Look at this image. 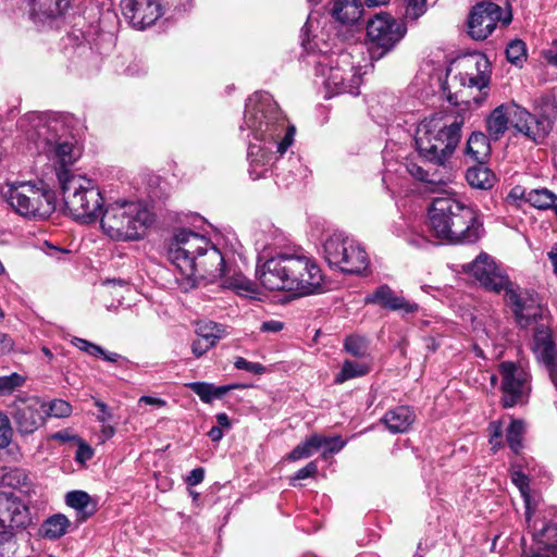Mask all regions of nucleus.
Listing matches in <instances>:
<instances>
[{"label":"nucleus","instance_id":"39448f33","mask_svg":"<svg viewBox=\"0 0 557 557\" xmlns=\"http://www.w3.org/2000/svg\"><path fill=\"white\" fill-rule=\"evenodd\" d=\"M35 141L40 153L45 154L50 166L54 170L59 183L76 174L73 166L82 156L81 147L59 117H38L34 125Z\"/></svg>","mask_w":557,"mask_h":557},{"label":"nucleus","instance_id":"79ce46f5","mask_svg":"<svg viewBox=\"0 0 557 557\" xmlns=\"http://www.w3.org/2000/svg\"><path fill=\"white\" fill-rule=\"evenodd\" d=\"M25 377L18 373L0 376V397L11 395L15 389L23 386Z\"/></svg>","mask_w":557,"mask_h":557},{"label":"nucleus","instance_id":"58836bf2","mask_svg":"<svg viewBox=\"0 0 557 557\" xmlns=\"http://www.w3.org/2000/svg\"><path fill=\"white\" fill-rule=\"evenodd\" d=\"M512 483L519 488L520 494L525 504V518L528 523L530 524L532 510L530 506V487H529V479L521 471H513L511 473Z\"/></svg>","mask_w":557,"mask_h":557},{"label":"nucleus","instance_id":"ddd939ff","mask_svg":"<svg viewBox=\"0 0 557 557\" xmlns=\"http://www.w3.org/2000/svg\"><path fill=\"white\" fill-rule=\"evenodd\" d=\"M212 243L209 238L187 228L177 230L170 243L168 255L177 273L194 275L193 260L197 259Z\"/></svg>","mask_w":557,"mask_h":557},{"label":"nucleus","instance_id":"c9c22d12","mask_svg":"<svg viewBox=\"0 0 557 557\" xmlns=\"http://www.w3.org/2000/svg\"><path fill=\"white\" fill-rule=\"evenodd\" d=\"M27 475L22 469L0 467V491L16 490L26 483Z\"/></svg>","mask_w":557,"mask_h":557},{"label":"nucleus","instance_id":"680f3d73","mask_svg":"<svg viewBox=\"0 0 557 557\" xmlns=\"http://www.w3.org/2000/svg\"><path fill=\"white\" fill-rule=\"evenodd\" d=\"M205 478V470L202 468H196L190 471L186 478V483L190 486L198 485Z\"/></svg>","mask_w":557,"mask_h":557},{"label":"nucleus","instance_id":"423d86ee","mask_svg":"<svg viewBox=\"0 0 557 557\" xmlns=\"http://www.w3.org/2000/svg\"><path fill=\"white\" fill-rule=\"evenodd\" d=\"M463 120L433 115L417 127L414 143L417 151L425 161L444 166L453 156L461 138Z\"/></svg>","mask_w":557,"mask_h":557},{"label":"nucleus","instance_id":"37998d69","mask_svg":"<svg viewBox=\"0 0 557 557\" xmlns=\"http://www.w3.org/2000/svg\"><path fill=\"white\" fill-rule=\"evenodd\" d=\"M507 60L512 64H520L527 57L525 45L522 40L516 39L508 44L506 49Z\"/></svg>","mask_w":557,"mask_h":557},{"label":"nucleus","instance_id":"473e14b6","mask_svg":"<svg viewBox=\"0 0 557 557\" xmlns=\"http://www.w3.org/2000/svg\"><path fill=\"white\" fill-rule=\"evenodd\" d=\"M370 372V364L369 362L361 360V361H352V360H345L341 371L335 375L334 382L336 384H343L346 381L361 377L367 375Z\"/></svg>","mask_w":557,"mask_h":557},{"label":"nucleus","instance_id":"2f4dec72","mask_svg":"<svg viewBox=\"0 0 557 557\" xmlns=\"http://www.w3.org/2000/svg\"><path fill=\"white\" fill-rule=\"evenodd\" d=\"M466 180L474 188L488 189L494 185L495 175L483 163H479V165L468 169Z\"/></svg>","mask_w":557,"mask_h":557},{"label":"nucleus","instance_id":"338daca9","mask_svg":"<svg viewBox=\"0 0 557 557\" xmlns=\"http://www.w3.org/2000/svg\"><path fill=\"white\" fill-rule=\"evenodd\" d=\"M267 371L265 367L257 362L246 361V372H251L255 374H262Z\"/></svg>","mask_w":557,"mask_h":557},{"label":"nucleus","instance_id":"6ab92c4d","mask_svg":"<svg viewBox=\"0 0 557 557\" xmlns=\"http://www.w3.org/2000/svg\"><path fill=\"white\" fill-rule=\"evenodd\" d=\"M503 292L506 306L510 309L521 327H527L540 315L539 302L529 290L521 288L510 281Z\"/></svg>","mask_w":557,"mask_h":557},{"label":"nucleus","instance_id":"72a5a7b5","mask_svg":"<svg viewBox=\"0 0 557 557\" xmlns=\"http://www.w3.org/2000/svg\"><path fill=\"white\" fill-rule=\"evenodd\" d=\"M65 503L76 509L83 520L90 517L95 511V505L91 504L90 496L83 491L69 492L65 496Z\"/></svg>","mask_w":557,"mask_h":557},{"label":"nucleus","instance_id":"e2e57ef3","mask_svg":"<svg viewBox=\"0 0 557 557\" xmlns=\"http://www.w3.org/2000/svg\"><path fill=\"white\" fill-rule=\"evenodd\" d=\"M138 404H146L149 406L161 408L166 405V401L164 399L152 397V396H141L138 399Z\"/></svg>","mask_w":557,"mask_h":557},{"label":"nucleus","instance_id":"c03bdc74","mask_svg":"<svg viewBox=\"0 0 557 557\" xmlns=\"http://www.w3.org/2000/svg\"><path fill=\"white\" fill-rule=\"evenodd\" d=\"M196 333L198 337L209 342L216 343L221 338V330L216 323L201 322L197 324Z\"/></svg>","mask_w":557,"mask_h":557},{"label":"nucleus","instance_id":"3c124183","mask_svg":"<svg viewBox=\"0 0 557 557\" xmlns=\"http://www.w3.org/2000/svg\"><path fill=\"white\" fill-rule=\"evenodd\" d=\"M77 451L75 455V460L79 463H85L90 460L94 456V449L82 438L76 443Z\"/></svg>","mask_w":557,"mask_h":557},{"label":"nucleus","instance_id":"4d7b16f0","mask_svg":"<svg viewBox=\"0 0 557 557\" xmlns=\"http://www.w3.org/2000/svg\"><path fill=\"white\" fill-rule=\"evenodd\" d=\"M318 472V465L315 461L307 463L304 468L299 469L293 480H304L313 476Z\"/></svg>","mask_w":557,"mask_h":557},{"label":"nucleus","instance_id":"dca6fc26","mask_svg":"<svg viewBox=\"0 0 557 557\" xmlns=\"http://www.w3.org/2000/svg\"><path fill=\"white\" fill-rule=\"evenodd\" d=\"M502 377L500 389L504 407L510 408L524 404L531 392L529 372L521 366L511 361H504L499 364Z\"/></svg>","mask_w":557,"mask_h":557},{"label":"nucleus","instance_id":"4c0bfd02","mask_svg":"<svg viewBox=\"0 0 557 557\" xmlns=\"http://www.w3.org/2000/svg\"><path fill=\"white\" fill-rule=\"evenodd\" d=\"M533 539L547 548L557 550V525L554 523H543L540 529L533 525Z\"/></svg>","mask_w":557,"mask_h":557},{"label":"nucleus","instance_id":"de8ad7c7","mask_svg":"<svg viewBox=\"0 0 557 557\" xmlns=\"http://www.w3.org/2000/svg\"><path fill=\"white\" fill-rule=\"evenodd\" d=\"M320 440H322L321 448H324L322 453L323 458H327L329 455L338 453L342 450L346 444L345 441H343L339 436L334 437H325L320 436Z\"/></svg>","mask_w":557,"mask_h":557},{"label":"nucleus","instance_id":"cd10ccee","mask_svg":"<svg viewBox=\"0 0 557 557\" xmlns=\"http://www.w3.org/2000/svg\"><path fill=\"white\" fill-rule=\"evenodd\" d=\"M490 152L491 146L486 135L481 132L472 133L467 141L466 156L474 162L484 163Z\"/></svg>","mask_w":557,"mask_h":557},{"label":"nucleus","instance_id":"5fc2aeb1","mask_svg":"<svg viewBox=\"0 0 557 557\" xmlns=\"http://www.w3.org/2000/svg\"><path fill=\"white\" fill-rule=\"evenodd\" d=\"M223 287L233 289L237 295H242L244 290V280L240 275L236 277H225L223 281Z\"/></svg>","mask_w":557,"mask_h":557},{"label":"nucleus","instance_id":"e433bc0d","mask_svg":"<svg viewBox=\"0 0 557 557\" xmlns=\"http://www.w3.org/2000/svg\"><path fill=\"white\" fill-rule=\"evenodd\" d=\"M322 440L320 435H312L305 442L298 444L287 456V459L296 461L299 459L308 458L314 454V451L321 448Z\"/></svg>","mask_w":557,"mask_h":557},{"label":"nucleus","instance_id":"f03ea898","mask_svg":"<svg viewBox=\"0 0 557 557\" xmlns=\"http://www.w3.org/2000/svg\"><path fill=\"white\" fill-rule=\"evenodd\" d=\"M256 276L270 290H285L304 297L323 290L324 276L313 259L301 252L259 256Z\"/></svg>","mask_w":557,"mask_h":557},{"label":"nucleus","instance_id":"2eb2a0df","mask_svg":"<svg viewBox=\"0 0 557 557\" xmlns=\"http://www.w3.org/2000/svg\"><path fill=\"white\" fill-rule=\"evenodd\" d=\"M511 20L512 14L507 2L504 8L491 1L479 2L469 15V35L475 40H483L492 34L498 23L506 26Z\"/></svg>","mask_w":557,"mask_h":557},{"label":"nucleus","instance_id":"a19ab883","mask_svg":"<svg viewBox=\"0 0 557 557\" xmlns=\"http://www.w3.org/2000/svg\"><path fill=\"white\" fill-rule=\"evenodd\" d=\"M524 433V424L522 421L516 420L510 423L507 429L506 441L513 453H518L522 447V436Z\"/></svg>","mask_w":557,"mask_h":557},{"label":"nucleus","instance_id":"20e7f679","mask_svg":"<svg viewBox=\"0 0 557 557\" xmlns=\"http://www.w3.org/2000/svg\"><path fill=\"white\" fill-rule=\"evenodd\" d=\"M429 227L434 237L449 244L474 243L483 233L478 212L447 193L432 200Z\"/></svg>","mask_w":557,"mask_h":557},{"label":"nucleus","instance_id":"bf43d9fd","mask_svg":"<svg viewBox=\"0 0 557 557\" xmlns=\"http://www.w3.org/2000/svg\"><path fill=\"white\" fill-rule=\"evenodd\" d=\"M246 299L262 300L265 294L262 293L252 282L246 281Z\"/></svg>","mask_w":557,"mask_h":557},{"label":"nucleus","instance_id":"69168bd1","mask_svg":"<svg viewBox=\"0 0 557 557\" xmlns=\"http://www.w3.org/2000/svg\"><path fill=\"white\" fill-rule=\"evenodd\" d=\"M102 428L100 431L99 440L101 443H104L106 441L110 440L115 434V429L112 425L102 423Z\"/></svg>","mask_w":557,"mask_h":557},{"label":"nucleus","instance_id":"7ed1b4c3","mask_svg":"<svg viewBox=\"0 0 557 557\" xmlns=\"http://www.w3.org/2000/svg\"><path fill=\"white\" fill-rule=\"evenodd\" d=\"M313 28V17L310 14L305 26L301 29V45L307 51L314 64L315 77L325 89V97L348 92L358 95L359 86L362 77L359 70L354 66L351 55L346 52H330V45L322 42V47L318 42L317 36L310 38L309 34Z\"/></svg>","mask_w":557,"mask_h":557},{"label":"nucleus","instance_id":"8fccbe9b","mask_svg":"<svg viewBox=\"0 0 557 557\" xmlns=\"http://www.w3.org/2000/svg\"><path fill=\"white\" fill-rule=\"evenodd\" d=\"M72 344L90 356L98 357L99 354H102V348L100 346L79 337H74L72 339Z\"/></svg>","mask_w":557,"mask_h":557},{"label":"nucleus","instance_id":"a211bd4d","mask_svg":"<svg viewBox=\"0 0 557 557\" xmlns=\"http://www.w3.org/2000/svg\"><path fill=\"white\" fill-rule=\"evenodd\" d=\"M486 290L499 294L510 283L508 275L487 253L481 252L472 262L462 265Z\"/></svg>","mask_w":557,"mask_h":557},{"label":"nucleus","instance_id":"0eeeda50","mask_svg":"<svg viewBox=\"0 0 557 557\" xmlns=\"http://www.w3.org/2000/svg\"><path fill=\"white\" fill-rule=\"evenodd\" d=\"M152 223L151 212L139 201L120 199L102 210L101 228L114 240H137L146 235Z\"/></svg>","mask_w":557,"mask_h":557},{"label":"nucleus","instance_id":"aec40b11","mask_svg":"<svg viewBox=\"0 0 557 557\" xmlns=\"http://www.w3.org/2000/svg\"><path fill=\"white\" fill-rule=\"evenodd\" d=\"M121 10L129 25L138 30L152 26L163 14L160 0H122Z\"/></svg>","mask_w":557,"mask_h":557},{"label":"nucleus","instance_id":"b1692460","mask_svg":"<svg viewBox=\"0 0 557 557\" xmlns=\"http://www.w3.org/2000/svg\"><path fill=\"white\" fill-rule=\"evenodd\" d=\"M367 302L379 304L391 310H403L406 313L418 311L419 306L407 301L404 297L396 295L387 285H382L372 295L367 297Z\"/></svg>","mask_w":557,"mask_h":557},{"label":"nucleus","instance_id":"7c9ffc66","mask_svg":"<svg viewBox=\"0 0 557 557\" xmlns=\"http://www.w3.org/2000/svg\"><path fill=\"white\" fill-rule=\"evenodd\" d=\"M527 202L535 209H552L556 214L557 195L547 188L531 189L527 193Z\"/></svg>","mask_w":557,"mask_h":557},{"label":"nucleus","instance_id":"ea45409f","mask_svg":"<svg viewBox=\"0 0 557 557\" xmlns=\"http://www.w3.org/2000/svg\"><path fill=\"white\" fill-rule=\"evenodd\" d=\"M345 349L354 357L363 359L369 355V342L366 337L351 335L345 339Z\"/></svg>","mask_w":557,"mask_h":557},{"label":"nucleus","instance_id":"9d476101","mask_svg":"<svg viewBox=\"0 0 557 557\" xmlns=\"http://www.w3.org/2000/svg\"><path fill=\"white\" fill-rule=\"evenodd\" d=\"M461 71L454 76L453 82H459L462 90L451 92L447 91L446 98L449 102L458 104L459 100L465 101L463 94L467 89L475 88L478 96L473 97L476 106H481L488 96V85L491 81V64L488 59L482 53H474L461 59L458 63ZM449 89V85L444 86V91Z\"/></svg>","mask_w":557,"mask_h":557},{"label":"nucleus","instance_id":"c756f323","mask_svg":"<svg viewBox=\"0 0 557 557\" xmlns=\"http://www.w3.org/2000/svg\"><path fill=\"white\" fill-rule=\"evenodd\" d=\"M203 403H211L213 399L222 398L228 391L239 387V385L214 386L206 382H193L187 384Z\"/></svg>","mask_w":557,"mask_h":557},{"label":"nucleus","instance_id":"5701e85b","mask_svg":"<svg viewBox=\"0 0 557 557\" xmlns=\"http://www.w3.org/2000/svg\"><path fill=\"white\" fill-rule=\"evenodd\" d=\"M531 349L541 362L545 363L550 369L557 367V364H554L557 354L556 346L548 327L541 325L534 330Z\"/></svg>","mask_w":557,"mask_h":557},{"label":"nucleus","instance_id":"4be33fe9","mask_svg":"<svg viewBox=\"0 0 557 557\" xmlns=\"http://www.w3.org/2000/svg\"><path fill=\"white\" fill-rule=\"evenodd\" d=\"M30 521L27 505L13 492L0 491V523L11 529H24Z\"/></svg>","mask_w":557,"mask_h":557},{"label":"nucleus","instance_id":"864d4df0","mask_svg":"<svg viewBox=\"0 0 557 557\" xmlns=\"http://www.w3.org/2000/svg\"><path fill=\"white\" fill-rule=\"evenodd\" d=\"M215 343L198 337L191 344L193 354L199 358L203 356Z\"/></svg>","mask_w":557,"mask_h":557},{"label":"nucleus","instance_id":"c85d7f7f","mask_svg":"<svg viewBox=\"0 0 557 557\" xmlns=\"http://www.w3.org/2000/svg\"><path fill=\"white\" fill-rule=\"evenodd\" d=\"M70 527L71 521L66 516L62 513H55L42 522L39 529V533L45 539L58 540L66 534Z\"/></svg>","mask_w":557,"mask_h":557},{"label":"nucleus","instance_id":"6e6552de","mask_svg":"<svg viewBox=\"0 0 557 557\" xmlns=\"http://www.w3.org/2000/svg\"><path fill=\"white\" fill-rule=\"evenodd\" d=\"M508 124L535 143L544 139L552 128L550 121L546 116H534L511 102L498 106L488 115L486 119L488 136L498 140L507 131Z\"/></svg>","mask_w":557,"mask_h":557},{"label":"nucleus","instance_id":"f3484780","mask_svg":"<svg viewBox=\"0 0 557 557\" xmlns=\"http://www.w3.org/2000/svg\"><path fill=\"white\" fill-rule=\"evenodd\" d=\"M405 34V24L395 20L388 13L376 14L367 24V36L372 45L375 46V48L372 47V54L376 53L375 49L381 50L377 53V58L392 50Z\"/></svg>","mask_w":557,"mask_h":557},{"label":"nucleus","instance_id":"052dcab7","mask_svg":"<svg viewBox=\"0 0 557 557\" xmlns=\"http://www.w3.org/2000/svg\"><path fill=\"white\" fill-rule=\"evenodd\" d=\"M283 327H284L283 322L277 321V320H270V321H265V322L261 323V325L259 326V330L261 332H267V333H277V332L282 331Z\"/></svg>","mask_w":557,"mask_h":557},{"label":"nucleus","instance_id":"9b49d317","mask_svg":"<svg viewBox=\"0 0 557 557\" xmlns=\"http://www.w3.org/2000/svg\"><path fill=\"white\" fill-rule=\"evenodd\" d=\"M323 255L330 267L349 274L366 271L370 263L364 248L343 232H334L326 237Z\"/></svg>","mask_w":557,"mask_h":557},{"label":"nucleus","instance_id":"1a4fd4ad","mask_svg":"<svg viewBox=\"0 0 557 557\" xmlns=\"http://www.w3.org/2000/svg\"><path fill=\"white\" fill-rule=\"evenodd\" d=\"M66 212L83 223L94 222L103 210V198L97 184L83 175L59 183Z\"/></svg>","mask_w":557,"mask_h":557},{"label":"nucleus","instance_id":"412c9836","mask_svg":"<svg viewBox=\"0 0 557 557\" xmlns=\"http://www.w3.org/2000/svg\"><path fill=\"white\" fill-rule=\"evenodd\" d=\"M13 413L17 431L23 435L32 434L44 424L47 405L37 397L20 399Z\"/></svg>","mask_w":557,"mask_h":557},{"label":"nucleus","instance_id":"393cba45","mask_svg":"<svg viewBox=\"0 0 557 557\" xmlns=\"http://www.w3.org/2000/svg\"><path fill=\"white\" fill-rule=\"evenodd\" d=\"M69 4V0H29V15L35 22H45L61 16Z\"/></svg>","mask_w":557,"mask_h":557},{"label":"nucleus","instance_id":"09e8293b","mask_svg":"<svg viewBox=\"0 0 557 557\" xmlns=\"http://www.w3.org/2000/svg\"><path fill=\"white\" fill-rule=\"evenodd\" d=\"M13 435V430L9 418L0 412V449L9 446Z\"/></svg>","mask_w":557,"mask_h":557},{"label":"nucleus","instance_id":"4468645a","mask_svg":"<svg viewBox=\"0 0 557 557\" xmlns=\"http://www.w3.org/2000/svg\"><path fill=\"white\" fill-rule=\"evenodd\" d=\"M193 263L194 275L190 277L183 273L175 275L176 283L183 292L190 290L201 282L214 283L227 272L224 257L212 244L197 259H194Z\"/></svg>","mask_w":557,"mask_h":557},{"label":"nucleus","instance_id":"f257e3e1","mask_svg":"<svg viewBox=\"0 0 557 557\" xmlns=\"http://www.w3.org/2000/svg\"><path fill=\"white\" fill-rule=\"evenodd\" d=\"M246 127L257 143H249L247 159L252 180L262 177L272 161L271 145L276 143V151L283 156L294 144L296 127L286 124L277 103L268 92L259 91L246 102Z\"/></svg>","mask_w":557,"mask_h":557},{"label":"nucleus","instance_id":"603ef678","mask_svg":"<svg viewBox=\"0 0 557 557\" xmlns=\"http://www.w3.org/2000/svg\"><path fill=\"white\" fill-rule=\"evenodd\" d=\"M49 438L51 441H57L64 444L70 442L77 443L81 437L76 435L71 429H64L51 434Z\"/></svg>","mask_w":557,"mask_h":557},{"label":"nucleus","instance_id":"49530a36","mask_svg":"<svg viewBox=\"0 0 557 557\" xmlns=\"http://www.w3.org/2000/svg\"><path fill=\"white\" fill-rule=\"evenodd\" d=\"M405 5V17L416 21L426 11V0H403Z\"/></svg>","mask_w":557,"mask_h":557},{"label":"nucleus","instance_id":"0e129e2a","mask_svg":"<svg viewBox=\"0 0 557 557\" xmlns=\"http://www.w3.org/2000/svg\"><path fill=\"white\" fill-rule=\"evenodd\" d=\"M491 431H492V435H491V444L496 446L499 444V438L502 436V426L499 423L497 422H492L491 425Z\"/></svg>","mask_w":557,"mask_h":557},{"label":"nucleus","instance_id":"13d9d810","mask_svg":"<svg viewBox=\"0 0 557 557\" xmlns=\"http://www.w3.org/2000/svg\"><path fill=\"white\" fill-rule=\"evenodd\" d=\"M95 406L98 408L99 413L97 420L101 423H107L113 418L112 410L101 400H96Z\"/></svg>","mask_w":557,"mask_h":557},{"label":"nucleus","instance_id":"a878e982","mask_svg":"<svg viewBox=\"0 0 557 557\" xmlns=\"http://www.w3.org/2000/svg\"><path fill=\"white\" fill-rule=\"evenodd\" d=\"M414 418V412L410 407L398 406L388 410L382 418V422L392 433H405L410 429Z\"/></svg>","mask_w":557,"mask_h":557},{"label":"nucleus","instance_id":"a18cd8bd","mask_svg":"<svg viewBox=\"0 0 557 557\" xmlns=\"http://www.w3.org/2000/svg\"><path fill=\"white\" fill-rule=\"evenodd\" d=\"M72 413V406L62 399H54L46 409V417H54V418H66Z\"/></svg>","mask_w":557,"mask_h":557},{"label":"nucleus","instance_id":"f704fd0d","mask_svg":"<svg viewBox=\"0 0 557 557\" xmlns=\"http://www.w3.org/2000/svg\"><path fill=\"white\" fill-rule=\"evenodd\" d=\"M405 166L412 177L430 185H446L449 181V176H437L435 173L430 174L429 170H425L422 165L411 159L407 160Z\"/></svg>","mask_w":557,"mask_h":557},{"label":"nucleus","instance_id":"bb28decb","mask_svg":"<svg viewBox=\"0 0 557 557\" xmlns=\"http://www.w3.org/2000/svg\"><path fill=\"white\" fill-rule=\"evenodd\" d=\"M331 14L341 24L352 25L361 17V0H334Z\"/></svg>","mask_w":557,"mask_h":557},{"label":"nucleus","instance_id":"774afa93","mask_svg":"<svg viewBox=\"0 0 557 557\" xmlns=\"http://www.w3.org/2000/svg\"><path fill=\"white\" fill-rule=\"evenodd\" d=\"M554 46L555 48H552L546 52V58L549 63L557 66V42H555Z\"/></svg>","mask_w":557,"mask_h":557},{"label":"nucleus","instance_id":"f8f14e48","mask_svg":"<svg viewBox=\"0 0 557 557\" xmlns=\"http://www.w3.org/2000/svg\"><path fill=\"white\" fill-rule=\"evenodd\" d=\"M7 198L10 206L26 218L46 219L54 210L52 194L30 182L11 185Z\"/></svg>","mask_w":557,"mask_h":557},{"label":"nucleus","instance_id":"6e6d98bb","mask_svg":"<svg viewBox=\"0 0 557 557\" xmlns=\"http://www.w3.org/2000/svg\"><path fill=\"white\" fill-rule=\"evenodd\" d=\"M527 193L528 191H525L523 187L515 186L507 195L506 201L511 205H517L520 200H524L527 202Z\"/></svg>","mask_w":557,"mask_h":557}]
</instances>
